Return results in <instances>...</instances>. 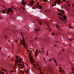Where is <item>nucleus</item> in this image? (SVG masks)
<instances>
[{"instance_id": "obj_41", "label": "nucleus", "mask_w": 74, "mask_h": 74, "mask_svg": "<svg viewBox=\"0 0 74 74\" xmlns=\"http://www.w3.org/2000/svg\"><path fill=\"white\" fill-rule=\"evenodd\" d=\"M69 1H68L67 2V4H68V3H69Z\"/></svg>"}, {"instance_id": "obj_50", "label": "nucleus", "mask_w": 74, "mask_h": 74, "mask_svg": "<svg viewBox=\"0 0 74 74\" xmlns=\"http://www.w3.org/2000/svg\"><path fill=\"white\" fill-rule=\"evenodd\" d=\"M1 49V47H0V50Z\"/></svg>"}, {"instance_id": "obj_23", "label": "nucleus", "mask_w": 74, "mask_h": 74, "mask_svg": "<svg viewBox=\"0 0 74 74\" xmlns=\"http://www.w3.org/2000/svg\"><path fill=\"white\" fill-rule=\"evenodd\" d=\"M25 73H28V71H29V70H28L27 71L25 70Z\"/></svg>"}, {"instance_id": "obj_30", "label": "nucleus", "mask_w": 74, "mask_h": 74, "mask_svg": "<svg viewBox=\"0 0 74 74\" xmlns=\"http://www.w3.org/2000/svg\"><path fill=\"white\" fill-rule=\"evenodd\" d=\"M44 1H45V2H47V0H44Z\"/></svg>"}, {"instance_id": "obj_34", "label": "nucleus", "mask_w": 74, "mask_h": 74, "mask_svg": "<svg viewBox=\"0 0 74 74\" xmlns=\"http://www.w3.org/2000/svg\"><path fill=\"white\" fill-rule=\"evenodd\" d=\"M71 69H72V70H74V68H72Z\"/></svg>"}, {"instance_id": "obj_37", "label": "nucleus", "mask_w": 74, "mask_h": 74, "mask_svg": "<svg viewBox=\"0 0 74 74\" xmlns=\"http://www.w3.org/2000/svg\"><path fill=\"white\" fill-rule=\"evenodd\" d=\"M21 68L22 69H23V66H22L21 67Z\"/></svg>"}, {"instance_id": "obj_35", "label": "nucleus", "mask_w": 74, "mask_h": 74, "mask_svg": "<svg viewBox=\"0 0 74 74\" xmlns=\"http://www.w3.org/2000/svg\"><path fill=\"white\" fill-rule=\"evenodd\" d=\"M9 72H11L12 73V72H13V71H10Z\"/></svg>"}, {"instance_id": "obj_19", "label": "nucleus", "mask_w": 74, "mask_h": 74, "mask_svg": "<svg viewBox=\"0 0 74 74\" xmlns=\"http://www.w3.org/2000/svg\"><path fill=\"white\" fill-rule=\"evenodd\" d=\"M58 18H59V19H60V20H62V21L63 20V19H62V18H61V17H60V16H59V17H58Z\"/></svg>"}, {"instance_id": "obj_48", "label": "nucleus", "mask_w": 74, "mask_h": 74, "mask_svg": "<svg viewBox=\"0 0 74 74\" xmlns=\"http://www.w3.org/2000/svg\"><path fill=\"white\" fill-rule=\"evenodd\" d=\"M54 34V33H52V34L53 35V34Z\"/></svg>"}, {"instance_id": "obj_9", "label": "nucleus", "mask_w": 74, "mask_h": 74, "mask_svg": "<svg viewBox=\"0 0 74 74\" xmlns=\"http://www.w3.org/2000/svg\"><path fill=\"white\" fill-rule=\"evenodd\" d=\"M58 15L60 16H63V13H58Z\"/></svg>"}, {"instance_id": "obj_61", "label": "nucleus", "mask_w": 74, "mask_h": 74, "mask_svg": "<svg viewBox=\"0 0 74 74\" xmlns=\"http://www.w3.org/2000/svg\"><path fill=\"white\" fill-rule=\"evenodd\" d=\"M43 52H44V51H42Z\"/></svg>"}, {"instance_id": "obj_32", "label": "nucleus", "mask_w": 74, "mask_h": 74, "mask_svg": "<svg viewBox=\"0 0 74 74\" xmlns=\"http://www.w3.org/2000/svg\"><path fill=\"white\" fill-rule=\"evenodd\" d=\"M66 1V0H63V1L64 2V1Z\"/></svg>"}, {"instance_id": "obj_40", "label": "nucleus", "mask_w": 74, "mask_h": 74, "mask_svg": "<svg viewBox=\"0 0 74 74\" xmlns=\"http://www.w3.org/2000/svg\"><path fill=\"white\" fill-rule=\"evenodd\" d=\"M37 55H35L36 58V57H37Z\"/></svg>"}, {"instance_id": "obj_1", "label": "nucleus", "mask_w": 74, "mask_h": 74, "mask_svg": "<svg viewBox=\"0 0 74 74\" xmlns=\"http://www.w3.org/2000/svg\"><path fill=\"white\" fill-rule=\"evenodd\" d=\"M18 56H17L16 57V59L14 60L16 63H21V61H22V59H21V58H20V59L19 60V59H18Z\"/></svg>"}, {"instance_id": "obj_2", "label": "nucleus", "mask_w": 74, "mask_h": 74, "mask_svg": "<svg viewBox=\"0 0 74 74\" xmlns=\"http://www.w3.org/2000/svg\"><path fill=\"white\" fill-rule=\"evenodd\" d=\"M10 12H11L12 13H13L14 12L13 11V10H11V8H8V10H7V12H6V13L8 14L9 13H10Z\"/></svg>"}, {"instance_id": "obj_13", "label": "nucleus", "mask_w": 74, "mask_h": 74, "mask_svg": "<svg viewBox=\"0 0 74 74\" xmlns=\"http://www.w3.org/2000/svg\"><path fill=\"white\" fill-rule=\"evenodd\" d=\"M40 30V29L39 28H37V29H35V31H36V32H38Z\"/></svg>"}, {"instance_id": "obj_18", "label": "nucleus", "mask_w": 74, "mask_h": 74, "mask_svg": "<svg viewBox=\"0 0 74 74\" xmlns=\"http://www.w3.org/2000/svg\"><path fill=\"white\" fill-rule=\"evenodd\" d=\"M57 23H58V24H60V21L59 20H58L57 21Z\"/></svg>"}, {"instance_id": "obj_62", "label": "nucleus", "mask_w": 74, "mask_h": 74, "mask_svg": "<svg viewBox=\"0 0 74 74\" xmlns=\"http://www.w3.org/2000/svg\"><path fill=\"white\" fill-rule=\"evenodd\" d=\"M34 66H35V64H34Z\"/></svg>"}, {"instance_id": "obj_54", "label": "nucleus", "mask_w": 74, "mask_h": 74, "mask_svg": "<svg viewBox=\"0 0 74 74\" xmlns=\"http://www.w3.org/2000/svg\"><path fill=\"white\" fill-rule=\"evenodd\" d=\"M73 7H74V4H73Z\"/></svg>"}, {"instance_id": "obj_39", "label": "nucleus", "mask_w": 74, "mask_h": 74, "mask_svg": "<svg viewBox=\"0 0 74 74\" xmlns=\"http://www.w3.org/2000/svg\"><path fill=\"white\" fill-rule=\"evenodd\" d=\"M62 10H60V9H59L58 10V11H61Z\"/></svg>"}, {"instance_id": "obj_60", "label": "nucleus", "mask_w": 74, "mask_h": 74, "mask_svg": "<svg viewBox=\"0 0 74 74\" xmlns=\"http://www.w3.org/2000/svg\"><path fill=\"white\" fill-rule=\"evenodd\" d=\"M32 23H34V22H32Z\"/></svg>"}, {"instance_id": "obj_63", "label": "nucleus", "mask_w": 74, "mask_h": 74, "mask_svg": "<svg viewBox=\"0 0 74 74\" xmlns=\"http://www.w3.org/2000/svg\"><path fill=\"white\" fill-rule=\"evenodd\" d=\"M7 37H8V36H7Z\"/></svg>"}, {"instance_id": "obj_46", "label": "nucleus", "mask_w": 74, "mask_h": 74, "mask_svg": "<svg viewBox=\"0 0 74 74\" xmlns=\"http://www.w3.org/2000/svg\"><path fill=\"white\" fill-rule=\"evenodd\" d=\"M62 51H64V50L63 49H62Z\"/></svg>"}, {"instance_id": "obj_11", "label": "nucleus", "mask_w": 74, "mask_h": 74, "mask_svg": "<svg viewBox=\"0 0 74 74\" xmlns=\"http://www.w3.org/2000/svg\"><path fill=\"white\" fill-rule=\"evenodd\" d=\"M63 18L66 21L67 19V18H66V16H63Z\"/></svg>"}, {"instance_id": "obj_12", "label": "nucleus", "mask_w": 74, "mask_h": 74, "mask_svg": "<svg viewBox=\"0 0 74 74\" xmlns=\"http://www.w3.org/2000/svg\"><path fill=\"white\" fill-rule=\"evenodd\" d=\"M26 2L25 1H23L22 2V4L23 5H24V4H26Z\"/></svg>"}, {"instance_id": "obj_43", "label": "nucleus", "mask_w": 74, "mask_h": 74, "mask_svg": "<svg viewBox=\"0 0 74 74\" xmlns=\"http://www.w3.org/2000/svg\"><path fill=\"white\" fill-rule=\"evenodd\" d=\"M52 7H54V5H52Z\"/></svg>"}, {"instance_id": "obj_25", "label": "nucleus", "mask_w": 74, "mask_h": 74, "mask_svg": "<svg viewBox=\"0 0 74 74\" xmlns=\"http://www.w3.org/2000/svg\"><path fill=\"white\" fill-rule=\"evenodd\" d=\"M59 70L60 73H61V71H62V70H61V69H59Z\"/></svg>"}, {"instance_id": "obj_55", "label": "nucleus", "mask_w": 74, "mask_h": 74, "mask_svg": "<svg viewBox=\"0 0 74 74\" xmlns=\"http://www.w3.org/2000/svg\"><path fill=\"white\" fill-rule=\"evenodd\" d=\"M57 42L58 43V42H58V41H57Z\"/></svg>"}, {"instance_id": "obj_20", "label": "nucleus", "mask_w": 74, "mask_h": 74, "mask_svg": "<svg viewBox=\"0 0 74 74\" xmlns=\"http://www.w3.org/2000/svg\"><path fill=\"white\" fill-rule=\"evenodd\" d=\"M11 8H13V9H14V10H16V8H15L14 7H12V6L11 7Z\"/></svg>"}, {"instance_id": "obj_28", "label": "nucleus", "mask_w": 74, "mask_h": 74, "mask_svg": "<svg viewBox=\"0 0 74 74\" xmlns=\"http://www.w3.org/2000/svg\"><path fill=\"white\" fill-rule=\"evenodd\" d=\"M70 29H71V28H72V29H73V27H71V26L70 25Z\"/></svg>"}, {"instance_id": "obj_5", "label": "nucleus", "mask_w": 74, "mask_h": 74, "mask_svg": "<svg viewBox=\"0 0 74 74\" xmlns=\"http://www.w3.org/2000/svg\"><path fill=\"white\" fill-rule=\"evenodd\" d=\"M36 7L38 8V9H40V10H42V9H41L42 8V6L40 5H38L37 6H36Z\"/></svg>"}, {"instance_id": "obj_29", "label": "nucleus", "mask_w": 74, "mask_h": 74, "mask_svg": "<svg viewBox=\"0 0 74 74\" xmlns=\"http://www.w3.org/2000/svg\"><path fill=\"white\" fill-rule=\"evenodd\" d=\"M36 52H38V49H37V50H36Z\"/></svg>"}, {"instance_id": "obj_36", "label": "nucleus", "mask_w": 74, "mask_h": 74, "mask_svg": "<svg viewBox=\"0 0 74 74\" xmlns=\"http://www.w3.org/2000/svg\"><path fill=\"white\" fill-rule=\"evenodd\" d=\"M54 46H58V45H54Z\"/></svg>"}, {"instance_id": "obj_57", "label": "nucleus", "mask_w": 74, "mask_h": 74, "mask_svg": "<svg viewBox=\"0 0 74 74\" xmlns=\"http://www.w3.org/2000/svg\"><path fill=\"white\" fill-rule=\"evenodd\" d=\"M47 10H45V12H47Z\"/></svg>"}, {"instance_id": "obj_59", "label": "nucleus", "mask_w": 74, "mask_h": 74, "mask_svg": "<svg viewBox=\"0 0 74 74\" xmlns=\"http://www.w3.org/2000/svg\"><path fill=\"white\" fill-rule=\"evenodd\" d=\"M17 40H16V42H17Z\"/></svg>"}, {"instance_id": "obj_6", "label": "nucleus", "mask_w": 74, "mask_h": 74, "mask_svg": "<svg viewBox=\"0 0 74 74\" xmlns=\"http://www.w3.org/2000/svg\"><path fill=\"white\" fill-rule=\"evenodd\" d=\"M56 2L58 3L59 4H60L61 3H62L61 0H57Z\"/></svg>"}, {"instance_id": "obj_15", "label": "nucleus", "mask_w": 74, "mask_h": 74, "mask_svg": "<svg viewBox=\"0 0 74 74\" xmlns=\"http://www.w3.org/2000/svg\"><path fill=\"white\" fill-rule=\"evenodd\" d=\"M2 13H3V14H5L6 12V11H5V10H3L2 11Z\"/></svg>"}, {"instance_id": "obj_51", "label": "nucleus", "mask_w": 74, "mask_h": 74, "mask_svg": "<svg viewBox=\"0 0 74 74\" xmlns=\"http://www.w3.org/2000/svg\"><path fill=\"white\" fill-rule=\"evenodd\" d=\"M44 61L45 62H46V61H45V60H44Z\"/></svg>"}, {"instance_id": "obj_31", "label": "nucleus", "mask_w": 74, "mask_h": 74, "mask_svg": "<svg viewBox=\"0 0 74 74\" xmlns=\"http://www.w3.org/2000/svg\"><path fill=\"white\" fill-rule=\"evenodd\" d=\"M38 4H39V3H38V2L37 4V6L38 5Z\"/></svg>"}, {"instance_id": "obj_44", "label": "nucleus", "mask_w": 74, "mask_h": 74, "mask_svg": "<svg viewBox=\"0 0 74 74\" xmlns=\"http://www.w3.org/2000/svg\"><path fill=\"white\" fill-rule=\"evenodd\" d=\"M5 70L4 69L3 70V71H5Z\"/></svg>"}, {"instance_id": "obj_42", "label": "nucleus", "mask_w": 74, "mask_h": 74, "mask_svg": "<svg viewBox=\"0 0 74 74\" xmlns=\"http://www.w3.org/2000/svg\"><path fill=\"white\" fill-rule=\"evenodd\" d=\"M34 39H35V40H36V39H37V38H34Z\"/></svg>"}, {"instance_id": "obj_3", "label": "nucleus", "mask_w": 74, "mask_h": 74, "mask_svg": "<svg viewBox=\"0 0 74 74\" xmlns=\"http://www.w3.org/2000/svg\"><path fill=\"white\" fill-rule=\"evenodd\" d=\"M33 58V56L31 57V58H30V61L31 63H34V59L33 58Z\"/></svg>"}, {"instance_id": "obj_45", "label": "nucleus", "mask_w": 74, "mask_h": 74, "mask_svg": "<svg viewBox=\"0 0 74 74\" xmlns=\"http://www.w3.org/2000/svg\"><path fill=\"white\" fill-rule=\"evenodd\" d=\"M72 73H73V74H74V72H73V71H72Z\"/></svg>"}, {"instance_id": "obj_58", "label": "nucleus", "mask_w": 74, "mask_h": 74, "mask_svg": "<svg viewBox=\"0 0 74 74\" xmlns=\"http://www.w3.org/2000/svg\"><path fill=\"white\" fill-rule=\"evenodd\" d=\"M40 12H41V11L40 10Z\"/></svg>"}, {"instance_id": "obj_10", "label": "nucleus", "mask_w": 74, "mask_h": 74, "mask_svg": "<svg viewBox=\"0 0 74 74\" xmlns=\"http://www.w3.org/2000/svg\"><path fill=\"white\" fill-rule=\"evenodd\" d=\"M56 27L57 29H59V28H60V26L58 25V24H57L56 25Z\"/></svg>"}, {"instance_id": "obj_33", "label": "nucleus", "mask_w": 74, "mask_h": 74, "mask_svg": "<svg viewBox=\"0 0 74 74\" xmlns=\"http://www.w3.org/2000/svg\"><path fill=\"white\" fill-rule=\"evenodd\" d=\"M5 39H7V36H5Z\"/></svg>"}, {"instance_id": "obj_22", "label": "nucleus", "mask_w": 74, "mask_h": 74, "mask_svg": "<svg viewBox=\"0 0 74 74\" xmlns=\"http://www.w3.org/2000/svg\"><path fill=\"white\" fill-rule=\"evenodd\" d=\"M0 73L2 74H4V73L3 72H0Z\"/></svg>"}, {"instance_id": "obj_64", "label": "nucleus", "mask_w": 74, "mask_h": 74, "mask_svg": "<svg viewBox=\"0 0 74 74\" xmlns=\"http://www.w3.org/2000/svg\"><path fill=\"white\" fill-rule=\"evenodd\" d=\"M29 31V30H28V31Z\"/></svg>"}, {"instance_id": "obj_17", "label": "nucleus", "mask_w": 74, "mask_h": 74, "mask_svg": "<svg viewBox=\"0 0 74 74\" xmlns=\"http://www.w3.org/2000/svg\"><path fill=\"white\" fill-rule=\"evenodd\" d=\"M61 10V12H62V14H65V13H64V10Z\"/></svg>"}, {"instance_id": "obj_47", "label": "nucleus", "mask_w": 74, "mask_h": 74, "mask_svg": "<svg viewBox=\"0 0 74 74\" xmlns=\"http://www.w3.org/2000/svg\"><path fill=\"white\" fill-rule=\"evenodd\" d=\"M5 72H7V70H5Z\"/></svg>"}, {"instance_id": "obj_27", "label": "nucleus", "mask_w": 74, "mask_h": 74, "mask_svg": "<svg viewBox=\"0 0 74 74\" xmlns=\"http://www.w3.org/2000/svg\"><path fill=\"white\" fill-rule=\"evenodd\" d=\"M38 69L39 70V71H40V70H41V69H40V68L39 67H38Z\"/></svg>"}, {"instance_id": "obj_16", "label": "nucleus", "mask_w": 74, "mask_h": 74, "mask_svg": "<svg viewBox=\"0 0 74 74\" xmlns=\"http://www.w3.org/2000/svg\"><path fill=\"white\" fill-rule=\"evenodd\" d=\"M21 9H22L23 10H25V8L24 7H23L22 6L21 7Z\"/></svg>"}, {"instance_id": "obj_52", "label": "nucleus", "mask_w": 74, "mask_h": 74, "mask_svg": "<svg viewBox=\"0 0 74 74\" xmlns=\"http://www.w3.org/2000/svg\"><path fill=\"white\" fill-rule=\"evenodd\" d=\"M19 65H21V64H19Z\"/></svg>"}, {"instance_id": "obj_49", "label": "nucleus", "mask_w": 74, "mask_h": 74, "mask_svg": "<svg viewBox=\"0 0 74 74\" xmlns=\"http://www.w3.org/2000/svg\"><path fill=\"white\" fill-rule=\"evenodd\" d=\"M43 60H45V58H43Z\"/></svg>"}, {"instance_id": "obj_4", "label": "nucleus", "mask_w": 74, "mask_h": 74, "mask_svg": "<svg viewBox=\"0 0 74 74\" xmlns=\"http://www.w3.org/2000/svg\"><path fill=\"white\" fill-rule=\"evenodd\" d=\"M22 40H23V42L22 43L23 47H25V44H26V43H25V40L24 39V38H22Z\"/></svg>"}, {"instance_id": "obj_24", "label": "nucleus", "mask_w": 74, "mask_h": 74, "mask_svg": "<svg viewBox=\"0 0 74 74\" xmlns=\"http://www.w3.org/2000/svg\"><path fill=\"white\" fill-rule=\"evenodd\" d=\"M52 60V59L51 58V59H50L49 60V62H51V60Z\"/></svg>"}, {"instance_id": "obj_14", "label": "nucleus", "mask_w": 74, "mask_h": 74, "mask_svg": "<svg viewBox=\"0 0 74 74\" xmlns=\"http://www.w3.org/2000/svg\"><path fill=\"white\" fill-rule=\"evenodd\" d=\"M69 41L70 42V41H72L73 42V40H74V38H70L69 39Z\"/></svg>"}, {"instance_id": "obj_8", "label": "nucleus", "mask_w": 74, "mask_h": 74, "mask_svg": "<svg viewBox=\"0 0 74 74\" xmlns=\"http://www.w3.org/2000/svg\"><path fill=\"white\" fill-rule=\"evenodd\" d=\"M53 60L54 62V63H56V65L57 66V64H56L57 63V62H56V60H55V59H54V58H53Z\"/></svg>"}, {"instance_id": "obj_21", "label": "nucleus", "mask_w": 74, "mask_h": 74, "mask_svg": "<svg viewBox=\"0 0 74 74\" xmlns=\"http://www.w3.org/2000/svg\"><path fill=\"white\" fill-rule=\"evenodd\" d=\"M39 24H40V25H42V23H41V22H40Z\"/></svg>"}, {"instance_id": "obj_56", "label": "nucleus", "mask_w": 74, "mask_h": 74, "mask_svg": "<svg viewBox=\"0 0 74 74\" xmlns=\"http://www.w3.org/2000/svg\"><path fill=\"white\" fill-rule=\"evenodd\" d=\"M24 1V0H22V1Z\"/></svg>"}, {"instance_id": "obj_26", "label": "nucleus", "mask_w": 74, "mask_h": 74, "mask_svg": "<svg viewBox=\"0 0 74 74\" xmlns=\"http://www.w3.org/2000/svg\"><path fill=\"white\" fill-rule=\"evenodd\" d=\"M35 55H38V53L36 52V53H35Z\"/></svg>"}, {"instance_id": "obj_53", "label": "nucleus", "mask_w": 74, "mask_h": 74, "mask_svg": "<svg viewBox=\"0 0 74 74\" xmlns=\"http://www.w3.org/2000/svg\"><path fill=\"white\" fill-rule=\"evenodd\" d=\"M47 26H48V27H49V26L48 25H47Z\"/></svg>"}, {"instance_id": "obj_38", "label": "nucleus", "mask_w": 74, "mask_h": 74, "mask_svg": "<svg viewBox=\"0 0 74 74\" xmlns=\"http://www.w3.org/2000/svg\"><path fill=\"white\" fill-rule=\"evenodd\" d=\"M68 6L69 7H70V4H68Z\"/></svg>"}, {"instance_id": "obj_7", "label": "nucleus", "mask_w": 74, "mask_h": 74, "mask_svg": "<svg viewBox=\"0 0 74 74\" xmlns=\"http://www.w3.org/2000/svg\"><path fill=\"white\" fill-rule=\"evenodd\" d=\"M29 3L31 5H33V4H34V0H33V1H29Z\"/></svg>"}]
</instances>
